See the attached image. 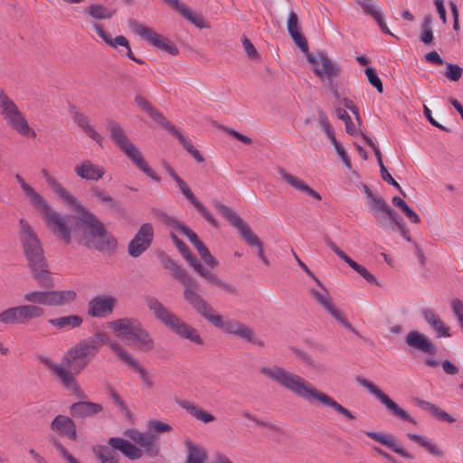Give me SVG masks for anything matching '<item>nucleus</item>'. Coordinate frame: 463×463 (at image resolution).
I'll use <instances>...</instances> for the list:
<instances>
[{
    "instance_id": "obj_38",
    "label": "nucleus",
    "mask_w": 463,
    "mask_h": 463,
    "mask_svg": "<svg viewBox=\"0 0 463 463\" xmlns=\"http://www.w3.org/2000/svg\"><path fill=\"white\" fill-rule=\"evenodd\" d=\"M113 351L120 360L138 372L142 379H146L147 376L146 370L139 364L137 360L134 359L132 355L122 347L121 345H113Z\"/></svg>"
},
{
    "instance_id": "obj_36",
    "label": "nucleus",
    "mask_w": 463,
    "mask_h": 463,
    "mask_svg": "<svg viewBox=\"0 0 463 463\" xmlns=\"http://www.w3.org/2000/svg\"><path fill=\"white\" fill-rule=\"evenodd\" d=\"M422 316L427 323L438 333V336H449V327L435 312L430 308L422 310Z\"/></svg>"
},
{
    "instance_id": "obj_6",
    "label": "nucleus",
    "mask_w": 463,
    "mask_h": 463,
    "mask_svg": "<svg viewBox=\"0 0 463 463\" xmlns=\"http://www.w3.org/2000/svg\"><path fill=\"white\" fill-rule=\"evenodd\" d=\"M108 326L112 330L118 338L125 341L132 338L140 344V349L150 351L154 347V341L149 333L143 327L142 324L135 318H119L109 322Z\"/></svg>"
},
{
    "instance_id": "obj_40",
    "label": "nucleus",
    "mask_w": 463,
    "mask_h": 463,
    "mask_svg": "<svg viewBox=\"0 0 463 463\" xmlns=\"http://www.w3.org/2000/svg\"><path fill=\"white\" fill-rule=\"evenodd\" d=\"M82 322V317L78 315H70L48 320L50 325L58 329L76 328L80 326Z\"/></svg>"
},
{
    "instance_id": "obj_33",
    "label": "nucleus",
    "mask_w": 463,
    "mask_h": 463,
    "mask_svg": "<svg viewBox=\"0 0 463 463\" xmlns=\"http://www.w3.org/2000/svg\"><path fill=\"white\" fill-rule=\"evenodd\" d=\"M186 448L185 463H204L207 459V451L203 447L198 446L191 439L184 441Z\"/></svg>"
},
{
    "instance_id": "obj_58",
    "label": "nucleus",
    "mask_w": 463,
    "mask_h": 463,
    "mask_svg": "<svg viewBox=\"0 0 463 463\" xmlns=\"http://www.w3.org/2000/svg\"><path fill=\"white\" fill-rule=\"evenodd\" d=\"M463 70L460 66L454 63H448L445 72L446 77L452 80L458 81L462 76Z\"/></svg>"
},
{
    "instance_id": "obj_39",
    "label": "nucleus",
    "mask_w": 463,
    "mask_h": 463,
    "mask_svg": "<svg viewBox=\"0 0 463 463\" xmlns=\"http://www.w3.org/2000/svg\"><path fill=\"white\" fill-rule=\"evenodd\" d=\"M199 269L196 271L201 277L204 278L207 281L213 283L221 289L224 290L225 292L232 294V295H237V288L234 285H232L228 282H225L216 277L213 273H211L203 268V266H199Z\"/></svg>"
},
{
    "instance_id": "obj_57",
    "label": "nucleus",
    "mask_w": 463,
    "mask_h": 463,
    "mask_svg": "<svg viewBox=\"0 0 463 463\" xmlns=\"http://www.w3.org/2000/svg\"><path fill=\"white\" fill-rule=\"evenodd\" d=\"M324 293L317 291L315 288L310 290L311 295L315 299L326 309L332 303V298L329 296L327 289H323Z\"/></svg>"
},
{
    "instance_id": "obj_43",
    "label": "nucleus",
    "mask_w": 463,
    "mask_h": 463,
    "mask_svg": "<svg viewBox=\"0 0 463 463\" xmlns=\"http://www.w3.org/2000/svg\"><path fill=\"white\" fill-rule=\"evenodd\" d=\"M408 438L416 442L419 446L424 448L430 454L436 457H443V451L436 444L429 441L425 437L420 434L408 433Z\"/></svg>"
},
{
    "instance_id": "obj_46",
    "label": "nucleus",
    "mask_w": 463,
    "mask_h": 463,
    "mask_svg": "<svg viewBox=\"0 0 463 463\" xmlns=\"http://www.w3.org/2000/svg\"><path fill=\"white\" fill-rule=\"evenodd\" d=\"M392 203L401 209L404 215L412 222L419 223L420 219L419 215L407 204V203L399 196H394L392 199Z\"/></svg>"
},
{
    "instance_id": "obj_37",
    "label": "nucleus",
    "mask_w": 463,
    "mask_h": 463,
    "mask_svg": "<svg viewBox=\"0 0 463 463\" xmlns=\"http://www.w3.org/2000/svg\"><path fill=\"white\" fill-rule=\"evenodd\" d=\"M170 237L175 247L178 249L179 252L184 258V260L194 269V271H197L199 269L198 267L203 265L200 263V261H198L196 257L191 253L187 245L182 240H180L174 232L170 233Z\"/></svg>"
},
{
    "instance_id": "obj_55",
    "label": "nucleus",
    "mask_w": 463,
    "mask_h": 463,
    "mask_svg": "<svg viewBox=\"0 0 463 463\" xmlns=\"http://www.w3.org/2000/svg\"><path fill=\"white\" fill-rule=\"evenodd\" d=\"M50 440L68 463H80L55 437H52Z\"/></svg>"
},
{
    "instance_id": "obj_49",
    "label": "nucleus",
    "mask_w": 463,
    "mask_h": 463,
    "mask_svg": "<svg viewBox=\"0 0 463 463\" xmlns=\"http://www.w3.org/2000/svg\"><path fill=\"white\" fill-rule=\"evenodd\" d=\"M291 351L307 366H309L314 369L319 368V364L317 363L313 356L307 352H305L304 350H301L297 347H291Z\"/></svg>"
},
{
    "instance_id": "obj_20",
    "label": "nucleus",
    "mask_w": 463,
    "mask_h": 463,
    "mask_svg": "<svg viewBox=\"0 0 463 463\" xmlns=\"http://www.w3.org/2000/svg\"><path fill=\"white\" fill-rule=\"evenodd\" d=\"M71 370H75V363L72 362L71 366H69L66 361V356L62 358L61 364L52 371L61 384L68 390L73 392H80L79 385L76 383L74 373Z\"/></svg>"
},
{
    "instance_id": "obj_60",
    "label": "nucleus",
    "mask_w": 463,
    "mask_h": 463,
    "mask_svg": "<svg viewBox=\"0 0 463 463\" xmlns=\"http://www.w3.org/2000/svg\"><path fill=\"white\" fill-rule=\"evenodd\" d=\"M380 172L383 180L395 187L403 196H406L405 192L402 190L401 185L392 178V176L391 175V174L388 172L384 165H382V167L380 168Z\"/></svg>"
},
{
    "instance_id": "obj_50",
    "label": "nucleus",
    "mask_w": 463,
    "mask_h": 463,
    "mask_svg": "<svg viewBox=\"0 0 463 463\" xmlns=\"http://www.w3.org/2000/svg\"><path fill=\"white\" fill-rule=\"evenodd\" d=\"M125 435L140 447H143L152 434L142 433L136 429H130L125 431Z\"/></svg>"
},
{
    "instance_id": "obj_27",
    "label": "nucleus",
    "mask_w": 463,
    "mask_h": 463,
    "mask_svg": "<svg viewBox=\"0 0 463 463\" xmlns=\"http://www.w3.org/2000/svg\"><path fill=\"white\" fill-rule=\"evenodd\" d=\"M365 435L374 439L375 441L386 446L393 452L399 454L405 458H412L413 456L406 451L402 446H400L395 438L392 435H386L382 432L374 431H364Z\"/></svg>"
},
{
    "instance_id": "obj_4",
    "label": "nucleus",
    "mask_w": 463,
    "mask_h": 463,
    "mask_svg": "<svg viewBox=\"0 0 463 463\" xmlns=\"http://www.w3.org/2000/svg\"><path fill=\"white\" fill-rule=\"evenodd\" d=\"M260 372L276 382L282 388L304 400H309V398H312L320 403L332 408L337 413L343 415L349 420H354L355 419L354 415L350 411L336 402L326 393L313 387L311 383L298 374L288 372L277 365L272 367H260Z\"/></svg>"
},
{
    "instance_id": "obj_48",
    "label": "nucleus",
    "mask_w": 463,
    "mask_h": 463,
    "mask_svg": "<svg viewBox=\"0 0 463 463\" xmlns=\"http://www.w3.org/2000/svg\"><path fill=\"white\" fill-rule=\"evenodd\" d=\"M326 310L339 323H341L345 328L349 329L355 335H358L356 330L353 327V326L346 320L345 316L342 314L340 310H338L333 303H331L328 307H326Z\"/></svg>"
},
{
    "instance_id": "obj_1",
    "label": "nucleus",
    "mask_w": 463,
    "mask_h": 463,
    "mask_svg": "<svg viewBox=\"0 0 463 463\" xmlns=\"http://www.w3.org/2000/svg\"><path fill=\"white\" fill-rule=\"evenodd\" d=\"M34 208L40 212L49 230L64 243L69 244L72 235L80 244L103 255L112 256L117 251V239L86 206L71 207L78 214L65 216L51 208L45 199Z\"/></svg>"
},
{
    "instance_id": "obj_29",
    "label": "nucleus",
    "mask_w": 463,
    "mask_h": 463,
    "mask_svg": "<svg viewBox=\"0 0 463 463\" xmlns=\"http://www.w3.org/2000/svg\"><path fill=\"white\" fill-rule=\"evenodd\" d=\"M103 407L99 403L92 402H77L71 405L70 413L74 418H86L102 411Z\"/></svg>"
},
{
    "instance_id": "obj_26",
    "label": "nucleus",
    "mask_w": 463,
    "mask_h": 463,
    "mask_svg": "<svg viewBox=\"0 0 463 463\" xmlns=\"http://www.w3.org/2000/svg\"><path fill=\"white\" fill-rule=\"evenodd\" d=\"M75 174L85 180L98 181L105 175V170L90 160H83L74 167Z\"/></svg>"
},
{
    "instance_id": "obj_64",
    "label": "nucleus",
    "mask_w": 463,
    "mask_h": 463,
    "mask_svg": "<svg viewBox=\"0 0 463 463\" xmlns=\"http://www.w3.org/2000/svg\"><path fill=\"white\" fill-rule=\"evenodd\" d=\"M451 306L459 324H463V302L459 299H455L452 301Z\"/></svg>"
},
{
    "instance_id": "obj_21",
    "label": "nucleus",
    "mask_w": 463,
    "mask_h": 463,
    "mask_svg": "<svg viewBox=\"0 0 463 463\" xmlns=\"http://www.w3.org/2000/svg\"><path fill=\"white\" fill-rule=\"evenodd\" d=\"M326 244L342 260L359 273L367 282L378 285V281L373 274L369 272L364 266L353 260L334 241L328 239Z\"/></svg>"
},
{
    "instance_id": "obj_15",
    "label": "nucleus",
    "mask_w": 463,
    "mask_h": 463,
    "mask_svg": "<svg viewBox=\"0 0 463 463\" xmlns=\"http://www.w3.org/2000/svg\"><path fill=\"white\" fill-rule=\"evenodd\" d=\"M154 228L151 223L141 224L134 238L129 241L128 252L133 258L142 255L152 244Z\"/></svg>"
},
{
    "instance_id": "obj_10",
    "label": "nucleus",
    "mask_w": 463,
    "mask_h": 463,
    "mask_svg": "<svg viewBox=\"0 0 463 463\" xmlns=\"http://www.w3.org/2000/svg\"><path fill=\"white\" fill-rule=\"evenodd\" d=\"M137 105L144 110L153 120L166 129L172 136L175 137L187 153L194 150V145L173 125L157 109L143 96L137 95L135 98Z\"/></svg>"
},
{
    "instance_id": "obj_8",
    "label": "nucleus",
    "mask_w": 463,
    "mask_h": 463,
    "mask_svg": "<svg viewBox=\"0 0 463 463\" xmlns=\"http://www.w3.org/2000/svg\"><path fill=\"white\" fill-rule=\"evenodd\" d=\"M1 116L7 124L18 134L24 137H34L36 133L33 130L16 104L11 100L3 90H0Z\"/></svg>"
},
{
    "instance_id": "obj_32",
    "label": "nucleus",
    "mask_w": 463,
    "mask_h": 463,
    "mask_svg": "<svg viewBox=\"0 0 463 463\" xmlns=\"http://www.w3.org/2000/svg\"><path fill=\"white\" fill-rule=\"evenodd\" d=\"M175 402L180 407L184 409L188 413H190L194 418H196L197 420H199L204 423H208V422L215 420V417L213 414L209 413L206 411H203L202 408H200L199 406H197L191 401L176 399Z\"/></svg>"
},
{
    "instance_id": "obj_35",
    "label": "nucleus",
    "mask_w": 463,
    "mask_h": 463,
    "mask_svg": "<svg viewBox=\"0 0 463 463\" xmlns=\"http://www.w3.org/2000/svg\"><path fill=\"white\" fill-rule=\"evenodd\" d=\"M414 403L421 410L430 412L434 417H436L439 420H443L449 423H452L455 421V419L452 416H450L449 413L442 411L439 407L436 406L435 404L428 401L416 398L414 400Z\"/></svg>"
},
{
    "instance_id": "obj_56",
    "label": "nucleus",
    "mask_w": 463,
    "mask_h": 463,
    "mask_svg": "<svg viewBox=\"0 0 463 463\" xmlns=\"http://www.w3.org/2000/svg\"><path fill=\"white\" fill-rule=\"evenodd\" d=\"M155 213H156V217L162 222H164L166 225H169V226H171V227H173L175 229L179 230L180 227L184 224L183 222H179L177 219H175V217L169 215L166 213H164V212L158 211V210H156Z\"/></svg>"
},
{
    "instance_id": "obj_16",
    "label": "nucleus",
    "mask_w": 463,
    "mask_h": 463,
    "mask_svg": "<svg viewBox=\"0 0 463 463\" xmlns=\"http://www.w3.org/2000/svg\"><path fill=\"white\" fill-rule=\"evenodd\" d=\"M165 168L169 175L175 181L183 194L186 199L198 210V212L209 222L213 227H218L217 220L210 213L206 207L196 199L186 183L175 173V171L166 163Z\"/></svg>"
},
{
    "instance_id": "obj_18",
    "label": "nucleus",
    "mask_w": 463,
    "mask_h": 463,
    "mask_svg": "<svg viewBox=\"0 0 463 463\" xmlns=\"http://www.w3.org/2000/svg\"><path fill=\"white\" fill-rule=\"evenodd\" d=\"M126 156L135 165L141 172L146 175L154 181L160 183L161 178L149 166L148 163L145 160L141 151L131 141L120 148Z\"/></svg>"
},
{
    "instance_id": "obj_2",
    "label": "nucleus",
    "mask_w": 463,
    "mask_h": 463,
    "mask_svg": "<svg viewBox=\"0 0 463 463\" xmlns=\"http://www.w3.org/2000/svg\"><path fill=\"white\" fill-rule=\"evenodd\" d=\"M19 239L32 278L40 288L47 290H33L24 294V299L29 305L61 307L70 305L77 293L72 290H53L55 280L50 270L48 260L38 235L26 220H19Z\"/></svg>"
},
{
    "instance_id": "obj_45",
    "label": "nucleus",
    "mask_w": 463,
    "mask_h": 463,
    "mask_svg": "<svg viewBox=\"0 0 463 463\" xmlns=\"http://www.w3.org/2000/svg\"><path fill=\"white\" fill-rule=\"evenodd\" d=\"M178 13L182 14L185 19L191 22L194 26L203 29L208 28L209 25L205 22L202 14L193 12L186 5H183L178 10Z\"/></svg>"
},
{
    "instance_id": "obj_63",
    "label": "nucleus",
    "mask_w": 463,
    "mask_h": 463,
    "mask_svg": "<svg viewBox=\"0 0 463 463\" xmlns=\"http://www.w3.org/2000/svg\"><path fill=\"white\" fill-rule=\"evenodd\" d=\"M242 45L250 59H260V55L252 43L246 36L242 38Z\"/></svg>"
},
{
    "instance_id": "obj_41",
    "label": "nucleus",
    "mask_w": 463,
    "mask_h": 463,
    "mask_svg": "<svg viewBox=\"0 0 463 463\" xmlns=\"http://www.w3.org/2000/svg\"><path fill=\"white\" fill-rule=\"evenodd\" d=\"M83 13L95 20L110 19L116 13L115 9H108L100 4H91L84 8Z\"/></svg>"
},
{
    "instance_id": "obj_12",
    "label": "nucleus",
    "mask_w": 463,
    "mask_h": 463,
    "mask_svg": "<svg viewBox=\"0 0 463 463\" xmlns=\"http://www.w3.org/2000/svg\"><path fill=\"white\" fill-rule=\"evenodd\" d=\"M44 315V309L36 305H22L7 308L0 313L2 324H26L33 318Z\"/></svg>"
},
{
    "instance_id": "obj_13",
    "label": "nucleus",
    "mask_w": 463,
    "mask_h": 463,
    "mask_svg": "<svg viewBox=\"0 0 463 463\" xmlns=\"http://www.w3.org/2000/svg\"><path fill=\"white\" fill-rule=\"evenodd\" d=\"M307 60L313 65V71L321 80H333L341 74V68L335 63L324 52H318L316 55L307 53Z\"/></svg>"
},
{
    "instance_id": "obj_23",
    "label": "nucleus",
    "mask_w": 463,
    "mask_h": 463,
    "mask_svg": "<svg viewBox=\"0 0 463 463\" xmlns=\"http://www.w3.org/2000/svg\"><path fill=\"white\" fill-rule=\"evenodd\" d=\"M90 194L92 197L99 201L104 205L108 206V208L118 215L123 216L126 214V209L122 205V203L110 196L106 191H104L99 186L94 185L90 189Z\"/></svg>"
},
{
    "instance_id": "obj_62",
    "label": "nucleus",
    "mask_w": 463,
    "mask_h": 463,
    "mask_svg": "<svg viewBox=\"0 0 463 463\" xmlns=\"http://www.w3.org/2000/svg\"><path fill=\"white\" fill-rule=\"evenodd\" d=\"M110 449H109V446L96 445L92 448V452L101 462H105L107 457L110 453Z\"/></svg>"
},
{
    "instance_id": "obj_34",
    "label": "nucleus",
    "mask_w": 463,
    "mask_h": 463,
    "mask_svg": "<svg viewBox=\"0 0 463 463\" xmlns=\"http://www.w3.org/2000/svg\"><path fill=\"white\" fill-rule=\"evenodd\" d=\"M106 127L109 131V137L119 149L130 142V139L128 137L123 128L118 122L109 119L107 121Z\"/></svg>"
},
{
    "instance_id": "obj_24",
    "label": "nucleus",
    "mask_w": 463,
    "mask_h": 463,
    "mask_svg": "<svg viewBox=\"0 0 463 463\" xmlns=\"http://www.w3.org/2000/svg\"><path fill=\"white\" fill-rule=\"evenodd\" d=\"M107 443L114 451H120L125 457L131 460L138 459L143 455L140 449L123 438L112 437L108 439Z\"/></svg>"
},
{
    "instance_id": "obj_25",
    "label": "nucleus",
    "mask_w": 463,
    "mask_h": 463,
    "mask_svg": "<svg viewBox=\"0 0 463 463\" xmlns=\"http://www.w3.org/2000/svg\"><path fill=\"white\" fill-rule=\"evenodd\" d=\"M52 430H56L61 436L67 437L71 440H76L77 431L74 421L68 416L57 415L50 425Z\"/></svg>"
},
{
    "instance_id": "obj_30",
    "label": "nucleus",
    "mask_w": 463,
    "mask_h": 463,
    "mask_svg": "<svg viewBox=\"0 0 463 463\" xmlns=\"http://www.w3.org/2000/svg\"><path fill=\"white\" fill-rule=\"evenodd\" d=\"M71 112L72 114L74 123H76L92 140L101 146L103 137L90 124L88 117L83 113L77 111L74 106L71 108Z\"/></svg>"
},
{
    "instance_id": "obj_28",
    "label": "nucleus",
    "mask_w": 463,
    "mask_h": 463,
    "mask_svg": "<svg viewBox=\"0 0 463 463\" xmlns=\"http://www.w3.org/2000/svg\"><path fill=\"white\" fill-rule=\"evenodd\" d=\"M278 173L286 183H288L295 189L306 193L307 195L311 196L316 200H321V195L317 191L312 189L309 185H307L303 180L288 173L282 167L278 168Z\"/></svg>"
},
{
    "instance_id": "obj_54",
    "label": "nucleus",
    "mask_w": 463,
    "mask_h": 463,
    "mask_svg": "<svg viewBox=\"0 0 463 463\" xmlns=\"http://www.w3.org/2000/svg\"><path fill=\"white\" fill-rule=\"evenodd\" d=\"M50 440L68 463H80L55 437H52Z\"/></svg>"
},
{
    "instance_id": "obj_3",
    "label": "nucleus",
    "mask_w": 463,
    "mask_h": 463,
    "mask_svg": "<svg viewBox=\"0 0 463 463\" xmlns=\"http://www.w3.org/2000/svg\"><path fill=\"white\" fill-rule=\"evenodd\" d=\"M159 260L163 268L167 269L172 277L184 286V299L199 316L225 334L234 335L260 347L265 345L264 341L247 325L234 319L223 321L222 317L215 312L213 306L198 294V283L170 256L162 253L159 255Z\"/></svg>"
},
{
    "instance_id": "obj_61",
    "label": "nucleus",
    "mask_w": 463,
    "mask_h": 463,
    "mask_svg": "<svg viewBox=\"0 0 463 463\" xmlns=\"http://www.w3.org/2000/svg\"><path fill=\"white\" fill-rule=\"evenodd\" d=\"M291 38L293 39L294 43L297 44V46L306 53V56L307 53H310L308 52V44L307 39L299 33L296 32L289 34Z\"/></svg>"
},
{
    "instance_id": "obj_44",
    "label": "nucleus",
    "mask_w": 463,
    "mask_h": 463,
    "mask_svg": "<svg viewBox=\"0 0 463 463\" xmlns=\"http://www.w3.org/2000/svg\"><path fill=\"white\" fill-rule=\"evenodd\" d=\"M14 177L33 207L44 199L30 184H28L19 174H16Z\"/></svg>"
},
{
    "instance_id": "obj_22",
    "label": "nucleus",
    "mask_w": 463,
    "mask_h": 463,
    "mask_svg": "<svg viewBox=\"0 0 463 463\" xmlns=\"http://www.w3.org/2000/svg\"><path fill=\"white\" fill-rule=\"evenodd\" d=\"M406 344L422 353L435 354L437 353L436 345L423 334L419 331H410L405 338Z\"/></svg>"
},
{
    "instance_id": "obj_31",
    "label": "nucleus",
    "mask_w": 463,
    "mask_h": 463,
    "mask_svg": "<svg viewBox=\"0 0 463 463\" xmlns=\"http://www.w3.org/2000/svg\"><path fill=\"white\" fill-rule=\"evenodd\" d=\"M368 204L370 208L373 210V215L377 222L381 226L386 227L385 213L392 214V208L387 204L385 200L382 196L375 194L368 201Z\"/></svg>"
},
{
    "instance_id": "obj_42",
    "label": "nucleus",
    "mask_w": 463,
    "mask_h": 463,
    "mask_svg": "<svg viewBox=\"0 0 463 463\" xmlns=\"http://www.w3.org/2000/svg\"><path fill=\"white\" fill-rule=\"evenodd\" d=\"M48 184L52 189V191L58 196L61 197L71 207L81 208V205H83L75 196L66 191L62 187L61 184L59 183L55 178Z\"/></svg>"
},
{
    "instance_id": "obj_14",
    "label": "nucleus",
    "mask_w": 463,
    "mask_h": 463,
    "mask_svg": "<svg viewBox=\"0 0 463 463\" xmlns=\"http://www.w3.org/2000/svg\"><path fill=\"white\" fill-rule=\"evenodd\" d=\"M355 381L361 386L366 388L368 392L373 394L385 407L390 410L393 415L399 417L400 419L406 420L412 424H417V421L414 418L409 415L402 408H401L397 403H395L387 394L383 392L373 383L369 380L362 377L356 376Z\"/></svg>"
},
{
    "instance_id": "obj_11",
    "label": "nucleus",
    "mask_w": 463,
    "mask_h": 463,
    "mask_svg": "<svg viewBox=\"0 0 463 463\" xmlns=\"http://www.w3.org/2000/svg\"><path fill=\"white\" fill-rule=\"evenodd\" d=\"M128 25L134 33L148 42L154 47L173 56L179 53V49L171 40L156 33L154 29L142 24L137 20L129 19Z\"/></svg>"
},
{
    "instance_id": "obj_19",
    "label": "nucleus",
    "mask_w": 463,
    "mask_h": 463,
    "mask_svg": "<svg viewBox=\"0 0 463 463\" xmlns=\"http://www.w3.org/2000/svg\"><path fill=\"white\" fill-rule=\"evenodd\" d=\"M93 28L94 30L96 31V33H98V35L107 43L109 44V46L113 47V48H117L118 46H122L125 48L126 52H124L123 51H119V53L121 55H126L127 57H128L130 60L136 61L137 63L138 64H144L145 63V61L144 60H141V59H138L137 58L132 51H131V48H130V45H129V43L128 41V39L123 36V35H118L116 36L114 39L111 37V35L109 33H108L103 26L99 24H94L93 25Z\"/></svg>"
},
{
    "instance_id": "obj_9",
    "label": "nucleus",
    "mask_w": 463,
    "mask_h": 463,
    "mask_svg": "<svg viewBox=\"0 0 463 463\" xmlns=\"http://www.w3.org/2000/svg\"><path fill=\"white\" fill-rule=\"evenodd\" d=\"M215 208L222 213V215L233 226L238 230V232L241 236V238L245 241V242L251 246L257 248V255L260 259L263 257L264 249L263 243L260 240V238L251 231L250 227L240 217L238 216L232 209L228 206L224 205L222 203L219 201H214L213 203Z\"/></svg>"
},
{
    "instance_id": "obj_47",
    "label": "nucleus",
    "mask_w": 463,
    "mask_h": 463,
    "mask_svg": "<svg viewBox=\"0 0 463 463\" xmlns=\"http://www.w3.org/2000/svg\"><path fill=\"white\" fill-rule=\"evenodd\" d=\"M335 114L339 119H342L345 122V131L349 135L354 136L358 134L354 122L352 121L350 116L347 114L345 109L342 108H336L335 109Z\"/></svg>"
},
{
    "instance_id": "obj_53",
    "label": "nucleus",
    "mask_w": 463,
    "mask_h": 463,
    "mask_svg": "<svg viewBox=\"0 0 463 463\" xmlns=\"http://www.w3.org/2000/svg\"><path fill=\"white\" fill-rule=\"evenodd\" d=\"M50 440L68 463H80L55 437H52Z\"/></svg>"
},
{
    "instance_id": "obj_52",
    "label": "nucleus",
    "mask_w": 463,
    "mask_h": 463,
    "mask_svg": "<svg viewBox=\"0 0 463 463\" xmlns=\"http://www.w3.org/2000/svg\"><path fill=\"white\" fill-rule=\"evenodd\" d=\"M365 75L370 84L373 85L379 93H383V82L381 79L378 77L375 69L373 67H366Z\"/></svg>"
},
{
    "instance_id": "obj_17",
    "label": "nucleus",
    "mask_w": 463,
    "mask_h": 463,
    "mask_svg": "<svg viewBox=\"0 0 463 463\" xmlns=\"http://www.w3.org/2000/svg\"><path fill=\"white\" fill-rule=\"evenodd\" d=\"M117 300L110 295H97L88 302V315L91 317L103 318L113 312Z\"/></svg>"
},
{
    "instance_id": "obj_59",
    "label": "nucleus",
    "mask_w": 463,
    "mask_h": 463,
    "mask_svg": "<svg viewBox=\"0 0 463 463\" xmlns=\"http://www.w3.org/2000/svg\"><path fill=\"white\" fill-rule=\"evenodd\" d=\"M146 454L149 457H156L159 454V445L156 442V437L151 435L149 439L144 444Z\"/></svg>"
},
{
    "instance_id": "obj_5",
    "label": "nucleus",
    "mask_w": 463,
    "mask_h": 463,
    "mask_svg": "<svg viewBox=\"0 0 463 463\" xmlns=\"http://www.w3.org/2000/svg\"><path fill=\"white\" fill-rule=\"evenodd\" d=\"M146 303L155 317L172 332L196 345H203V340L197 330L172 313L156 298L146 297Z\"/></svg>"
},
{
    "instance_id": "obj_51",
    "label": "nucleus",
    "mask_w": 463,
    "mask_h": 463,
    "mask_svg": "<svg viewBox=\"0 0 463 463\" xmlns=\"http://www.w3.org/2000/svg\"><path fill=\"white\" fill-rule=\"evenodd\" d=\"M357 4L361 6L364 13L371 15L375 21L383 16L381 9L375 5L369 4L365 1L356 0Z\"/></svg>"
},
{
    "instance_id": "obj_7",
    "label": "nucleus",
    "mask_w": 463,
    "mask_h": 463,
    "mask_svg": "<svg viewBox=\"0 0 463 463\" xmlns=\"http://www.w3.org/2000/svg\"><path fill=\"white\" fill-rule=\"evenodd\" d=\"M102 345H108L113 350V345L119 344L109 339L105 332L97 331L93 336L80 340L68 350L66 355L68 365L71 366L72 362L75 363V360L84 359L90 361L97 354Z\"/></svg>"
}]
</instances>
